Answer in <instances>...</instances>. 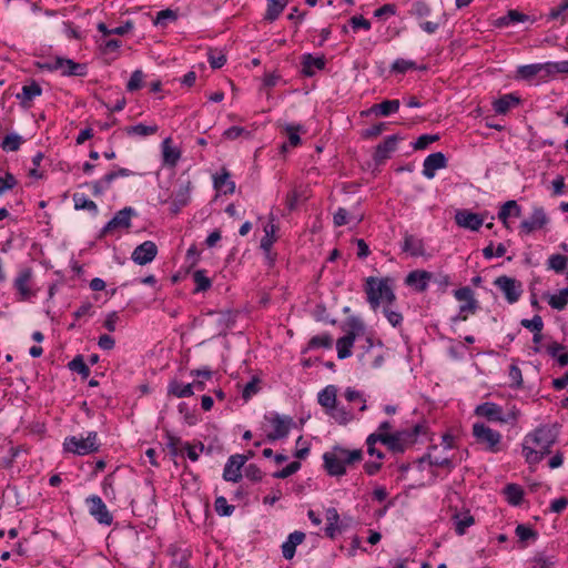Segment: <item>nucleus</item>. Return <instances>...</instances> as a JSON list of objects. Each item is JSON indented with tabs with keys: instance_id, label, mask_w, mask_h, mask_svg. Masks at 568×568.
<instances>
[{
	"instance_id": "obj_1",
	"label": "nucleus",
	"mask_w": 568,
	"mask_h": 568,
	"mask_svg": "<svg viewBox=\"0 0 568 568\" xmlns=\"http://www.w3.org/2000/svg\"><path fill=\"white\" fill-rule=\"evenodd\" d=\"M559 435L557 424L541 425L525 436L523 443V455L528 464L535 465L551 453V446L557 442Z\"/></svg>"
},
{
	"instance_id": "obj_2",
	"label": "nucleus",
	"mask_w": 568,
	"mask_h": 568,
	"mask_svg": "<svg viewBox=\"0 0 568 568\" xmlns=\"http://www.w3.org/2000/svg\"><path fill=\"white\" fill-rule=\"evenodd\" d=\"M389 277L377 278L369 276L366 278L364 291L367 295V302L376 311L382 302L393 304L396 300Z\"/></svg>"
},
{
	"instance_id": "obj_3",
	"label": "nucleus",
	"mask_w": 568,
	"mask_h": 568,
	"mask_svg": "<svg viewBox=\"0 0 568 568\" xmlns=\"http://www.w3.org/2000/svg\"><path fill=\"white\" fill-rule=\"evenodd\" d=\"M471 434L476 443L481 445L487 452L496 454L501 450V434L486 424L475 423Z\"/></svg>"
},
{
	"instance_id": "obj_4",
	"label": "nucleus",
	"mask_w": 568,
	"mask_h": 568,
	"mask_svg": "<svg viewBox=\"0 0 568 568\" xmlns=\"http://www.w3.org/2000/svg\"><path fill=\"white\" fill-rule=\"evenodd\" d=\"M63 449L79 456L97 453L100 449L98 433L89 432L87 437L69 436L64 439Z\"/></svg>"
},
{
	"instance_id": "obj_5",
	"label": "nucleus",
	"mask_w": 568,
	"mask_h": 568,
	"mask_svg": "<svg viewBox=\"0 0 568 568\" xmlns=\"http://www.w3.org/2000/svg\"><path fill=\"white\" fill-rule=\"evenodd\" d=\"M346 326L348 327L346 335L339 337L336 342L337 357L339 359L352 355V347L356 336L365 329L363 322L355 316L347 318Z\"/></svg>"
},
{
	"instance_id": "obj_6",
	"label": "nucleus",
	"mask_w": 568,
	"mask_h": 568,
	"mask_svg": "<svg viewBox=\"0 0 568 568\" xmlns=\"http://www.w3.org/2000/svg\"><path fill=\"white\" fill-rule=\"evenodd\" d=\"M135 215V211L128 206L115 213V215L104 225L99 234V239L116 230H128L131 227V217Z\"/></svg>"
},
{
	"instance_id": "obj_7",
	"label": "nucleus",
	"mask_w": 568,
	"mask_h": 568,
	"mask_svg": "<svg viewBox=\"0 0 568 568\" xmlns=\"http://www.w3.org/2000/svg\"><path fill=\"white\" fill-rule=\"evenodd\" d=\"M494 284L503 291L509 304L516 303L523 293L521 283L516 278L509 277L507 275L498 276Z\"/></svg>"
},
{
	"instance_id": "obj_8",
	"label": "nucleus",
	"mask_w": 568,
	"mask_h": 568,
	"mask_svg": "<svg viewBox=\"0 0 568 568\" xmlns=\"http://www.w3.org/2000/svg\"><path fill=\"white\" fill-rule=\"evenodd\" d=\"M87 505L89 506V514L102 525L110 526L113 521V516L108 510L106 505L101 499V497L97 495L89 496L85 499Z\"/></svg>"
},
{
	"instance_id": "obj_9",
	"label": "nucleus",
	"mask_w": 568,
	"mask_h": 568,
	"mask_svg": "<svg viewBox=\"0 0 568 568\" xmlns=\"http://www.w3.org/2000/svg\"><path fill=\"white\" fill-rule=\"evenodd\" d=\"M272 424L274 430L267 434V439L271 442L285 438L292 426L295 425L294 420L290 416H281L278 414H274L268 418Z\"/></svg>"
},
{
	"instance_id": "obj_10",
	"label": "nucleus",
	"mask_w": 568,
	"mask_h": 568,
	"mask_svg": "<svg viewBox=\"0 0 568 568\" xmlns=\"http://www.w3.org/2000/svg\"><path fill=\"white\" fill-rule=\"evenodd\" d=\"M549 222V219L542 207H534L529 219L524 220L519 229L525 234H530L534 231L544 227Z\"/></svg>"
},
{
	"instance_id": "obj_11",
	"label": "nucleus",
	"mask_w": 568,
	"mask_h": 568,
	"mask_svg": "<svg viewBox=\"0 0 568 568\" xmlns=\"http://www.w3.org/2000/svg\"><path fill=\"white\" fill-rule=\"evenodd\" d=\"M156 254L158 247L155 243L152 241H145L134 248L131 258L134 263L139 265H145L152 262L155 258Z\"/></svg>"
},
{
	"instance_id": "obj_12",
	"label": "nucleus",
	"mask_w": 568,
	"mask_h": 568,
	"mask_svg": "<svg viewBox=\"0 0 568 568\" xmlns=\"http://www.w3.org/2000/svg\"><path fill=\"white\" fill-rule=\"evenodd\" d=\"M247 457L244 455H233L229 458L224 471L223 478L226 481L237 483L242 478L241 468L244 466Z\"/></svg>"
},
{
	"instance_id": "obj_13",
	"label": "nucleus",
	"mask_w": 568,
	"mask_h": 568,
	"mask_svg": "<svg viewBox=\"0 0 568 568\" xmlns=\"http://www.w3.org/2000/svg\"><path fill=\"white\" fill-rule=\"evenodd\" d=\"M337 446H334L332 452H326L323 455L324 468L329 476H343L346 474V468L341 462Z\"/></svg>"
},
{
	"instance_id": "obj_14",
	"label": "nucleus",
	"mask_w": 568,
	"mask_h": 568,
	"mask_svg": "<svg viewBox=\"0 0 568 568\" xmlns=\"http://www.w3.org/2000/svg\"><path fill=\"white\" fill-rule=\"evenodd\" d=\"M447 166V158L443 152H435L429 154L423 163V175L427 179H433L437 170Z\"/></svg>"
},
{
	"instance_id": "obj_15",
	"label": "nucleus",
	"mask_w": 568,
	"mask_h": 568,
	"mask_svg": "<svg viewBox=\"0 0 568 568\" xmlns=\"http://www.w3.org/2000/svg\"><path fill=\"white\" fill-rule=\"evenodd\" d=\"M455 221L458 226L470 231H478L484 224V219L479 214L468 210L457 211Z\"/></svg>"
},
{
	"instance_id": "obj_16",
	"label": "nucleus",
	"mask_w": 568,
	"mask_h": 568,
	"mask_svg": "<svg viewBox=\"0 0 568 568\" xmlns=\"http://www.w3.org/2000/svg\"><path fill=\"white\" fill-rule=\"evenodd\" d=\"M399 139L400 138L396 134L389 135L376 146L373 155L376 164H383L390 156V154L396 150Z\"/></svg>"
},
{
	"instance_id": "obj_17",
	"label": "nucleus",
	"mask_w": 568,
	"mask_h": 568,
	"mask_svg": "<svg viewBox=\"0 0 568 568\" xmlns=\"http://www.w3.org/2000/svg\"><path fill=\"white\" fill-rule=\"evenodd\" d=\"M191 182L180 184L179 189L173 193L171 201V212L178 214L182 207L186 206L191 199Z\"/></svg>"
},
{
	"instance_id": "obj_18",
	"label": "nucleus",
	"mask_w": 568,
	"mask_h": 568,
	"mask_svg": "<svg viewBox=\"0 0 568 568\" xmlns=\"http://www.w3.org/2000/svg\"><path fill=\"white\" fill-rule=\"evenodd\" d=\"M475 415L486 418L488 422L503 424V407L493 402H485L475 408Z\"/></svg>"
},
{
	"instance_id": "obj_19",
	"label": "nucleus",
	"mask_w": 568,
	"mask_h": 568,
	"mask_svg": "<svg viewBox=\"0 0 568 568\" xmlns=\"http://www.w3.org/2000/svg\"><path fill=\"white\" fill-rule=\"evenodd\" d=\"M306 538L303 531L295 530L291 532L287 539L282 545V555L286 560H291L295 556L296 547L301 545Z\"/></svg>"
},
{
	"instance_id": "obj_20",
	"label": "nucleus",
	"mask_w": 568,
	"mask_h": 568,
	"mask_svg": "<svg viewBox=\"0 0 568 568\" xmlns=\"http://www.w3.org/2000/svg\"><path fill=\"white\" fill-rule=\"evenodd\" d=\"M432 273L427 271H412L406 276L405 283L409 286H414L417 292H425L428 287Z\"/></svg>"
},
{
	"instance_id": "obj_21",
	"label": "nucleus",
	"mask_w": 568,
	"mask_h": 568,
	"mask_svg": "<svg viewBox=\"0 0 568 568\" xmlns=\"http://www.w3.org/2000/svg\"><path fill=\"white\" fill-rule=\"evenodd\" d=\"M402 251L410 254L412 256L418 257L425 255L424 242L422 239L405 233L404 241L402 244Z\"/></svg>"
},
{
	"instance_id": "obj_22",
	"label": "nucleus",
	"mask_w": 568,
	"mask_h": 568,
	"mask_svg": "<svg viewBox=\"0 0 568 568\" xmlns=\"http://www.w3.org/2000/svg\"><path fill=\"white\" fill-rule=\"evenodd\" d=\"M399 100H384L381 103L373 104L371 109L363 114L374 113L381 116H388L392 113H396L399 110Z\"/></svg>"
},
{
	"instance_id": "obj_23",
	"label": "nucleus",
	"mask_w": 568,
	"mask_h": 568,
	"mask_svg": "<svg viewBox=\"0 0 568 568\" xmlns=\"http://www.w3.org/2000/svg\"><path fill=\"white\" fill-rule=\"evenodd\" d=\"M325 68L324 57H313L307 53L302 57V73L305 77H313L315 69L323 70Z\"/></svg>"
},
{
	"instance_id": "obj_24",
	"label": "nucleus",
	"mask_w": 568,
	"mask_h": 568,
	"mask_svg": "<svg viewBox=\"0 0 568 568\" xmlns=\"http://www.w3.org/2000/svg\"><path fill=\"white\" fill-rule=\"evenodd\" d=\"M519 103V97L514 93H508L494 101L493 106L496 113L506 114L511 108L517 106Z\"/></svg>"
},
{
	"instance_id": "obj_25",
	"label": "nucleus",
	"mask_w": 568,
	"mask_h": 568,
	"mask_svg": "<svg viewBox=\"0 0 568 568\" xmlns=\"http://www.w3.org/2000/svg\"><path fill=\"white\" fill-rule=\"evenodd\" d=\"M546 352L558 362L559 366L565 367L568 365V351L565 345L551 342L546 346Z\"/></svg>"
},
{
	"instance_id": "obj_26",
	"label": "nucleus",
	"mask_w": 568,
	"mask_h": 568,
	"mask_svg": "<svg viewBox=\"0 0 568 568\" xmlns=\"http://www.w3.org/2000/svg\"><path fill=\"white\" fill-rule=\"evenodd\" d=\"M529 16L519 12L518 10H508V12L496 20L495 26L498 28L508 27L520 22L529 21Z\"/></svg>"
},
{
	"instance_id": "obj_27",
	"label": "nucleus",
	"mask_w": 568,
	"mask_h": 568,
	"mask_svg": "<svg viewBox=\"0 0 568 568\" xmlns=\"http://www.w3.org/2000/svg\"><path fill=\"white\" fill-rule=\"evenodd\" d=\"M61 74L63 77H85L88 74V67L85 63H78L71 59L64 58Z\"/></svg>"
},
{
	"instance_id": "obj_28",
	"label": "nucleus",
	"mask_w": 568,
	"mask_h": 568,
	"mask_svg": "<svg viewBox=\"0 0 568 568\" xmlns=\"http://www.w3.org/2000/svg\"><path fill=\"white\" fill-rule=\"evenodd\" d=\"M336 393H337V389L333 385L326 386L324 389H322L318 393V396H317L318 403L321 406L326 408L327 412L331 410L332 408H334V406L336 405Z\"/></svg>"
},
{
	"instance_id": "obj_29",
	"label": "nucleus",
	"mask_w": 568,
	"mask_h": 568,
	"mask_svg": "<svg viewBox=\"0 0 568 568\" xmlns=\"http://www.w3.org/2000/svg\"><path fill=\"white\" fill-rule=\"evenodd\" d=\"M214 187L224 194H232L235 191V183L230 181V173L226 169L220 175L214 176Z\"/></svg>"
},
{
	"instance_id": "obj_30",
	"label": "nucleus",
	"mask_w": 568,
	"mask_h": 568,
	"mask_svg": "<svg viewBox=\"0 0 568 568\" xmlns=\"http://www.w3.org/2000/svg\"><path fill=\"white\" fill-rule=\"evenodd\" d=\"M267 8L264 20L268 22L275 21L285 9L288 0H266Z\"/></svg>"
},
{
	"instance_id": "obj_31",
	"label": "nucleus",
	"mask_w": 568,
	"mask_h": 568,
	"mask_svg": "<svg viewBox=\"0 0 568 568\" xmlns=\"http://www.w3.org/2000/svg\"><path fill=\"white\" fill-rule=\"evenodd\" d=\"M521 213L520 206L517 204L515 200H509L506 203H504L498 212V219L503 222V224L506 227H509L508 225V217L510 214H514L515 216H519Z\"/></svg>"
},
{
	"instance_id": "obj_32",
	"label": "nucleus",
	"mask_w": 568,
	"mask_h": 568,
	"mask_svg": "<svg viewBox=\"0 0 568 568\" xmlns=\"http://www.w3.org/2000/svg\"><path fill=\"white\" fill-rule=\"evenodd\" d=\"M542 70H546L547 72H551V69H550V67H548V63H546V64H526V65H521L518 68L517 74L521 79L530 80Z\"/></svg>"
},
{
	"instance_id": "obj_33",
	"label": "nucleus",
	"mask_w": 568,
	"mask_h": 568,
	"mask_svg": "<svg viewBox=\"0 0 568 568\" xmlns=\"http://www.w3.org/2000/svg\"><path fill=\"white\" fill-rule=\"evenodd\" d=\"M168 393L169 395H173L178 398H184V397H190L193 395V384H186V385H183L181 383H179L178 381H172L170 382L169 386H168Z\"/></svg>"
},
{
	"instance_id": "obj_34",
	"label": "nucleus",
	"mask_w": 568,
	"mask_h": 568,
	"mask_svg": "<svg viewBox=\"0 0 568 568\" xmlns=\"http://www.w3.org/2000/svg\"><path fill=\"white\" fill-rule=\"evenodd\" d=\"M507 501L513 506H519L523 501L524 490L517 484H508L504 488Z\"/></svg>"
},
{
	"instance_id": "obj_35",
	"label": "nucleus",
	"mask_w": 568,
	"mask_h": 568,
	"mask_svg": "<svg viewBox=\"0 0 568 568\" xmlns=\"http://www.w3.org/2000/svg\"><path fill=\"white\" fill-rule=\"evenodd\" d=\"M453 520L455 524V531L459 536H463L466 532V529L475 524L474 516H471L469 513L464 515L455 514L453 516Z\"/></svg>"
},
{
	"instance_id": "obj_36",
	"label": "nucleus",
	"mask_w": 568,
	"mask_h": 568,
	"mask_svg": "<svg viewBox=\"0 0 568 568\" xmlns=\"http://www.w3.org/2000/svg\"><path fill=\"white\" fill-rule=\"evenodd\" d=\"M72 197H73L75 210H87V211L91 212L93 215L98 214V212H99L98 205L92 200L87 199V196L84 194L74 193Z\"/></svg>"
},
{
	"instance_id": "obj_37",
	"label": "nucleus",
	"mask_w": 568,
	"mask_h": 568,
	"mask_svg": "<svg viewBox=\"0 0 568 568\" xmlns=\"http://www.w3.org/2000/svg\"><path fill=\"white\" fill-rule=\"evenodd\" d=\"M31 278V271L23 270L19 273L17 278L14 280V287L21 294L23 298L30 296V290L28 287V283Z\"/></svg>"
},
{
	"instance_id": "obj_38",
	"label": "nucleus",
	"mask_w": 568,
	"mask_h": 568,
	"mask_svg": "<svg viewBox=\"0 0 568 568\" xmlns=\"http://www.w3.org/2000/svg\"><path fill=\"white\" fill-rule=\"evenodd\" d=\"M337 452L339 453V458L344 467L346 465H352L354 463L361 462L363 458V452L361 449L348 450L341 446H337Z\"/></svg>"
},
{
	"instance_id": "obj_39",
	"label": "nucleus",
	"mask_w": 568,
	"mask_h": 568,
	"mask_svg": "<svg viewBox=\"0 0 568 568\" xmlns=\"http://www.w3.org/2000/svg\"><path fill=\"white\" fill-rule=\"evenodd\" d=\"M158 130H159V126L156 124L145 125L143 123L126 126L124 129V131L128 135H140V136H148V135L155 134L158 132Z\"/></svg>"
},
{
	"instance_id": "obj_40",
	"label": "nucleus",
	"mask_w": 568,
	"mask_h": 568,
	"mask_svg": "<svg viewBox=\"0 0 568 568\" xmlns=\"http://www.w3.org/2000/svg\"><path fill=\"white\" fill-rule=\"evenodd\" d=\"M548 304L557 311H562L568 305V287L559 291L558 294L548 296Z\"/></svg>"
},
{
	"instance_id": "obj_41",
	"label": "nucleus",
	"mask_w": 568,
	"mask_h": 568,
	"mask_svg": "<svg viewBox=\"0 0 568 568\" xmlns=\"http://www.w3.org/2000/svg\"><path fill=\"white\" fill-rule=\"evenodd\" d=\"M277 231V226L273 223L267 224L264 227L265 235L261 240V248L268 253L276 241L275 233Z\"/></svg>"
},
{
	"instance_id": "obj_42",
	"label": "nucleus",
	"mask_w": 568,
	"mask_h": 568,
	"mask_svg": "<svg viewBox=\"0 0 568 568\" xmlns=\"http://www.w3.org/2000/svg\"><path fill=\"white\" fill-rule=\"evenodd\" d=\"M327 414L335 419L339 425H346L349 422L353 420L354 416L351 413V410L346 409L345 407H338L334 406L331 410L327 412Z\"/></svg>"
},
{
	"instance_id": "obj_43",
	"label": "nucleus",
	"mask_w": 568,
	"mask_h": 568,
	"mask_svg": "<svg viewBox=\"0 0 568 568\" xmlns=\"http://www.w3.org/2000/svg\"><path fill=\"white\" fill-rule=\"evenodd\" d=\"M162 153L164 163L174 166L180 159V151L171 148L170 139H165L162 143Z\"/></svg>"
},
{
	"instance_id": "obj_44",
	"label": "nucleus",
	"mask_w": 568,
	"mask_h": 568,
	"mask_svg": "<svg viewBox=\"0 0 568 568\" xmlns=\"http://www.w3.org/2000/svg\"><path fill=\"white\" fill-rule=\"evenodd\" d=\"M430 13V7L422 0L414 1L409 9V14L418 20L429 17Z\"/></svg>"
},
{
	"instance_id": "obj_45",
	"label": "nucleus",
	"mask_w": 568,
	"mask_h": 568,
	"mask_svg": "<svg viewBox=\"0 0 568 568\" xmlns=\"http://www.w3.org/2000/svg\"><path fill=\"white\" fill-rule=\"evenodd\" d=\"M68 367L72 372H77L83 379L88 378L90 375V368L85 364L82 355H77L71 362H69Z\"/></svg>"
},
{
	"instance_id": "obj_46",
	"label": "nucleus",
	"mask_w": 568,
	"mask_h": 568,
	"mask_svg": "<svg viewBox=\"0 0 568 568\" xmlns=\"http://www.w3.org/2000/svg\"><path fill=\"white\" fill-rule=\"evenodd\" d=\"M283 130L287 135L290 146L296 148L302 143V140L298 135V132L303 130L302 125L285 124V125H283Z\"/></svg>"
},
{
	"instance_id": "obj_47",
	"label": "nucleus",
	"mask_w": 568,
	"mask_h": 568,
	"mask_svg": "<svg viewBox=\"0 0 568 568\" xmlns=\"http://www.w3.org/2000/svg\"><path fill=\"white\" fill-rule=\"evenodd\" d=\"M425 462H427L430 466L445 467L448 470H452L454 468V464H453L450 458H448V457H445V458L434 457V456H432L430 453L425 454L423 457H420L418 459L419 464L425 463Z\"/></svg>"
},
{
	"instance_id": "obj_48",
	"label": "nucleus",
	"mask_w": 568,
	"mask_h": 568,
	"mask_svg": "<svg viewBox=\"0 0 568 568\" xmlns=\"http://www.w3.org/2000/svg\"><path fill=\"white\" fill-rule=\"evenodd\" d=\"M193 280L196 285L194 292H205L212 286L211 280L206 275L205 270H197L193 274Z\"/></svg>"
},
{
	"instance_id": "obj_49",
	"label": "nucleus",
	"mask_w": 568,
	"mask_h": 568,
	"mask_svg": "<svg viewBox=\"0 0 568 568\" xmlns=\"http://www.w3.org/2000/svg\"><path fill=\"white\" fill-rule=\"evenodd\" d=\"M41 93H42L41 87L36 81H32L30 84L22 87V94H18L17 98L22 99L23 101L30 102L36 97L41 95Z\"/></svg>"
},
{
	"instance_id": "obj_50",
	"label": "nucleus",
	"mask_w": 568,
	"mask_h": 568,
	"mask_svg": "<svg viewBox=\"0 0 568 568\" xmlns=\"http://www.w3.org/2000/svg\"><path fill=\"white\" fill-rule=\"evenodd\" d=\"M333 345L332 336L328 333L322 335L313 336L307 344V349L310 348H331Z\"/></svg>"
},
{
	"instance_id": "obj_51",
	"label": "nucleus",
	"mask_w": 568,
	"mask_h": 568,
	"mask_svg": "<svg viewBox=\"0 0 568 568\" xmlns=\"http://www.w3.org/2000/svg\"><path fill=\"white\" fill-rule=\"evenodd\" d=\"M382 444L386 445L388 449L392 450L393 453L405 452L404 445L400 443V437L397 436L395 433L385 434L384 438L382 439Z\"/></svg>"
},
{
	"instance_id": "obj_52",
	"label": "nucleus",
	"mask_w": 568,
	"mask_h": 568,
	"mask_svg": "<svg viewBox=\"0 0 568 568\" xmlns=\"http://www.w3.org/2000/svg\"><path fill=\"white\" fill-rule=\"evenodd\" d=\"M568 264V258L561 254H552L548 258V267L554 270L556 273H562Z\"/></svg>"
},
{
	"instance_id": "obj_53",
	"label": "nucleus",
	"mask_w": 568,
	"mask_h": 568,
	"mask_svg": "<svg viewBox=\"0 0 568 568\" xmlns=\"http://www.w3.org/2000/svg\"><path fill=\"white\" fill-rule=\"evenodd\" d=\"M520 325L529 331H531L534 334L540 333L544 329V321L540 315H535L532 318H523L520 321Z\"/></svg>"
},
{
	"instance_id": "obj_54",
	"label": "nucleus",
	"mask_w": 568,
	"mask_h": 568,
	"mask_svg": "<svg viewBox=\"0 0 568 568\" xmlns=\"http://www.w3.org/2000/svg\"><path fill=\"white\" fill-rule=\"evenodd\" d=\"M207 60L212 69H220L225 64L226 55L222 51L210 49Z\"/></svg>"
},
{
	"instance_id": "obj_55",
	"label": "nucleus",
	"mask_w": 568,
	"mask_h": 568,
	"mask_svg": "<svg viewBox=\"0 0 568 568\" xmlns=\"http://www.w3.org/2000/svg\"><path fill=\"white\" fill-rule=\"evenodd\" d=\"M214 509L220 516H231L235 507L230 505L225 497L220 496L214 501Z\"/></svg>"
},
{
	"instance_id": "obj_56",
	"label": "nucleus",
	"mask_w": 568,
	"mask_h": 568,
	"mask_svg": "<svg viewBox=\"0 0 568 568\" xmlns=\"http://www.w3.org/2000/svg\"><path fill=\"white\" fill-rule=\"evenodd\" d=\"M415 69H417V65L414 61L402 59V58L396 59L390 67V71L396 72V73H405L408 70H415Z\"/></svg>"
},
{
	"instance_id": "obj_57",
	"label": "nucleus",
	"mask_w": 568,
	"mask_h": 568,
	"mask_svg": "<svg viewBox=\"0 0 568 568\" xmlns=\"http://www.w3.org/2000/svg\"><path fill=\"white\" fill-rule=\"evenodd\" d=\"M22 143V138L18 134H8L4 136L1 143V148L4 151H17Z\"/></svg>"
},
{
	"instance_id": "obj_58",
	"label": "nucleus",
	"mask_w": 568,
	"mask_h": 568,
	"mask_svg": "<svg viewBox=\"0 0 568 568\" xmlns=\"http://www.w3.org/2000/svg\"><path fill=\"white\" fill-rule=\"evenodd\" d=\"M568 11V0H562L560 4L552 8L548 14L549 19L557 20L561 19V21H566L568 19V14L566 13Z\"/></svg>"
},
{
	"instance_id": "obj_59",
	"label": "nucleus",
	"mask_w": 568,
	"mask_h": 568,
	"mask_svg": "<svg viewBox=\"0 0 568 568\" xmlns=\"http://www.w3.org/2000/svg\"><path fill=\"white\" fill-rule=\"evenodd\" d=\"M112 175H104L101 180L91 183L93 195L99 196L110 187Z\"/></svg>"
},
{
	"instance_id": "obj_60",
	"label": "nucleus",
	"mask_w": 568,
	"mask_h": 568,
	"mask_svg": "<svg viewBox=\"0 0 568 568\" xmlns=\"http://www.w3.org/2000/svg\"><path fill=\"white\" fill-rule=\"evenodd\" d=\"M300 468H301L300 462H292L283 469L275 471L273 474V477L278 478V479H285V478L292 476L293 474H295L296 471H298Z\"/></svg>"
},
{
	"instance_id": "obj_61",
	"label": "nucleus",
	"mask_w": 568,
	"mask_h": 568,
	"mask_svg": "<svg viewBox=\"0 0 568 568\" xmlns=\"http://www.w3.org/2000/svg\"><path fill=\"white\" fill-rule=\"evenodd\" d=\"M517 537L520 541H526L528 539H536L538 534L536 530L531 529L526 525H518L515 530Z\"/></svg>"
},
{
	"instance_id": "obj_62",
	"label": "nucleus",
	"mask_w": 568,
	"mask_h": 568,
	"mask_svg": "<svg viewBox=\"0 0 568 568\" xmlns=\"http://www.w3.org/2000/svg\"><path fill=\"white\" fill-rule=\"evenodd\" d=\"M211 315H217V323H219V326L221 327V332H224L225 329H227L234 322V320L232 318V313L230 311H225V312H212L210 313Z\"/></svg>"
},
{
	"instance_id": "obj_63",
	"label": "nucleus",
	"mask_w": 568,
	"mask_h": 568,
	"mask_svg": "<svg viewBox=\"0 0 568 568\" xmlns=\"http://www.w3.org/2000/svg\"><path fill=\"white\" fill-rule=\"evenodd\" d=\"M439 140V136L437 134H423L420 135L415 143L413 144V148L415 150H424L426 149L430 143H434Z\"/></svg>"
},
{
	"instance_id": "obj_64",
	"label": "nucleus",
	"mask_w": 568,
	"mask_h": 568,
	"mask_svg": "<svg viewBox=\"0 0 568 568\" xmlns=\"http://www.w3.org/2000/svg\"><path fill=\"white\" fill-rule=\"evenodd\" d=\"M18 184L17 179L10 172H7L3 178L0 176V195L4 192L12 190Z\"/></svg>"
}]
</instances>
